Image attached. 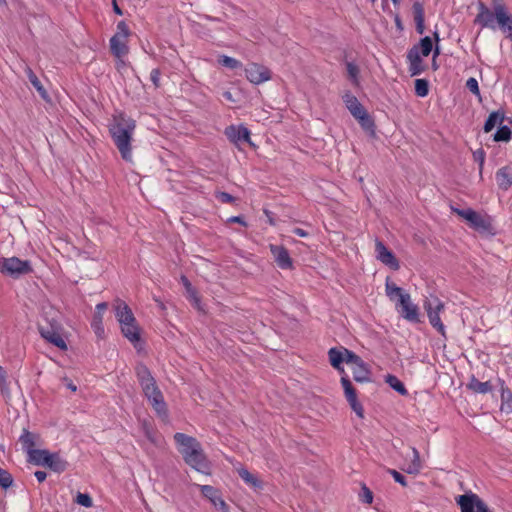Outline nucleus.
<instances>
[{
	"mask_svg": "<svg viewBox=\"0 0 512 512\" xmlns=\"http://www.w3.org/2000/svg\"><path fill=\"white\" fill-rule=\"evenodd\" d=\"M215 197L221 202V203H227V204H232L235 202V198L227 193V192H222V191H217L215 193Z\"/></svg>",
	"mask_w": 512,
	"mask_h": 512,
	"instance_id": "a18cd8bd",
	"label": "nucleus"
},
{
	"mask_svg": "<svg viewBox=\"0 0 512 512\" xmlns=\"http://www.w3.org/2000/svg\"><path fill=\"white\" fill-rule=\"evenodd\" d=\"M228 222H230V223H238V224H241L243 226H247L246 221L241 216H231L228 219Z\"/></svg>",
	"mask_w": 512,
	"mask_h": 512,
	"instance_id": "864d4df0",
	"label": "nucleus"
},
{
	"mask_svg": "<svg viewBox=\"0 0 512 512\" xmlns=\"http://www.w3.org/2000/svg\"><path fill=\"white\" fill-rule=\"evenodd\" d=\"M181 282L184 285L188 298H196V294H198L197 290L192 286L191 282L188 280L187 277L182 276Z\"/></svg>",
	"mask_w": 512,
	"mask_h": 512,
	"instance_id": "c03bdc74",
	"label": "nucleus"
},
{
	"mask_svg": "<svg viewBox=\"0 0 512 512\" xmlns=\"http://www.w3.org/2000/svg\"><path fill=\"white\" fill-rule=\"evenodd\" d=\"M423 308L427 314L430 325L446 338V328L440 316L445 309L444 302L436 296H431L424 300Z\"/></svg>",
	"mask_w": 512,
	"mask_h": 512,
	"instance_id": "1a4fd4ad",
	"label": "nucleus"
},
{
	"mask_svg": "<svg viewBox=\"0 0 512 512\" xmlns=\"http://www.w3.org/2000/svg\"><path fill=\"white\" fill-rule=\"evenodd\" d=\"M394 20H395V24H396L397 28L399 30H402L403 26H402V22H401L400 17L398 15H396Z\"/></svg>",
	"mask_w": 512,
	"mask_h": 512,
	"instance_id": "e2e57ef3",
	"label": "nucleus"
},
{
	"mask_svg": "<svg viewBox=\"0 0 512 512\" xmlns=\"http://www.w3.org/2000/svg\"><path fill=\"white\" fill-rule=\"evenodd\" d=\"M375 253L376 258L384 265L388 266L392 270H398L400 268L399 261L395 257L392 251H390L382 241L376 239L375 241Z\"/></svg>",
	"mask_w": 512,
	"mask_h": 512,
	"instance_id": "f3484780",
	"label": "nucleus"
},
{
	"mask_svg": "<svg viewBox=\"0 0 512 512\" xmlns=\"http://www.w3.org/2000/svg\"><path fill=\"white\" fill-rule=\"evenodd\" d=\"M48 458L49 459L47 460L45 467L57 473H61L66 470L68 463L59 455V453H50Z\"/></svg>",
	"mask_w": 512,
	"mask_h": 512,
	"instance_id": "bb28decb",
	"label": "nucleus"
},
{
	"mask_svg": "<svg viewBox=\"0 0 512 512\" xmlns=\"http://www.w3.org/2000/svg\"><path fill=\"white\" fill-rule=\"evenodd\" d=\"M34 475H35L36 479L38 480V482H44L46 480V477H47L46 472L40 471V470L36 471L34 473Z\"/></svg>",
	"mask_w": 512,
	"mask_h": 512,
	"instance_id": "4d7b16f0",
	"label": "nucleus"
},
{
	"mask_svg": "<svg viewBox=\"0 0 512 512\" xmlns=\"http://www.w3.org/2000/svg\"><path fill=\"white\" fill-rule=\"evenodd\" d=\"M38 440V435L31 433L27 429H23V432L19 438V442L22 446V449L26 451L27 455L31 454L32 451L37 450L35 448Z\"/></svg>",
	"mask_w": 512,
	"mask_h": 512,
	"instance_id": "393cba45",
	"label": "nucleus"
},
{
	"mask_svg": "<svg viewBox=\"0 0 512 512\" xmlns=\"http://www.w3.org/2000/svg\"><path fill=\"white\" fill-rule=\"evenodd\" d=\"M503 119V114L498 111L490 113L484 124V131L486 133L492 131L497 124H501L503 122Z\"/></svg>",
	"mask_w": 512,
	"mask_h": 512,
	"instance_id": "473e14b6",
	"label": "nucleus"
},
{
	"mask_svg": "<svg viewBox=\"0 0 512 512\" xmlns=\"http://www.w3.org/2000/svg\"><path fill=\"white\" fill-rule=\"evenodd\" d=\"M160 75H161V73H160L159 69H153L150 72V80L153 82L155 87H159V85H160Z\"/></svg>",
	"mask_w": 512,
	"mask_h": 512,
	"instance_id": "8fccbe9b",
	"label": "nucleus"
},
{
	"mask_svg": "<svg viewBox=\"0 0 512 512\" xmlns=\"http://www.w3.org/2000/svg\"><path fill=\"white\" fill-rule=\"evenodd\" d=\"M461 512H491L485 502L475 493L463 494L456 498Z\"/></svg>",
	"mask_w": 512,
	"mask_h": 512,
	"instance_id": "ddd939ff",
	"label": "nucleus"
},
{
	"mask_svg": "<svg viewBox=\"0 0 512 512\" xmlns=\"http://www.w3.org/2000/svg\"><path fill=\"white\" fill-rule=\"evenodd\" d=\"M496 27L512 41V15L502 0H495Z\"/></svg>",
	"mask_w": 512,
	"mask_h": 512,
	"instance_id": "f8f14e48",
	"label": "nucleus"
},
{
	"mask_svg": "<svg viewBox=\"0 0 512 512\" xmlns=\"http://www.w3.org/2000/svg\"><path fill=\"white\" fill-rule=\"evenodd\" d=\"M343 102L345 103L346 108L349 110L351 115L358 121L360 126L366 132L371 134L375 133V123L373 118L369 115L367 110L363 107V105L359 102L357 97L353 94L347 92L343 95Z\"/></svg>",
	"mask_w": 512,
	"mask_h": 512,
	"instance_id": "0eeeda50",
	"label": "nucleus"
},
{
	"mask_svg": "<svg viewBox=\"0 0 512 512\" xmlns=\"http://www.w3.org/2000/svg\"><path fill=\"white\" fill-rule=\"evenodd\" d=\"M466 87H467V89H468L471 93H473V94H475V95H479V94H480L478 81H477L475 78H473V77L469 78V79L466 81Z\"/></svg>",
	"mask_w": 512,
	"mask_h": 512,
	"instance_id": "de8ad7c7",
	"label": "nucleus"
},
{
	"mask_svg": "<svg viewBox=\"0 0 512 512\" xmlns=\"http://www.w3.org/2000/svg\"><path fill=\"white\" fill-rule=\"evenodd\" d=\"M121 332L123 336L134 345L140 341L141 330L137 320L133 323H129L127 326H123V328H121Z\"/></svg>",
	"mask_w": 512,
	"mask_h": 512,
	"instance_id": "a878e982",
	"label": "nucleus"
},
{
	"mask_svg": "<svg viewBox=\"0 0 512 512\" xmlns=\"http://www.w3.org/2000/svg\"><path fill=\"white\" fill-rule=\"evenodd\" d=\"M39 333L47 342L60 350H67V343L62 336V326L58 321L52 320L45 324H39Z\"/></svg>",
	"mask_w": 512,
	"mask_h": 512,
	"instance_id": "9b49d317",
	"label": "nucleus"
},
{
	"mask_svg": "<svg viewBox=\"0 0 512 512\" xmlns=\"http://www.w3.org/2000/svg\"><path fill=\"white\" fill-rule=\"evenodd\" d=\"M245 77L250 83L260 85L271 80L272 72L265 65L251 62L245 67Z\"/></svg>",
	"mask_w": 512,
	"mask_h": 512,
	"instance_id": "4468645a",
	"label": "nucleus"
},
{
	"mask_svg": "<svg viewBox=\"0 0 512 512\" xmlns=\"http://www.w3.org/2000/svg\"><path fill=\"white\" fill-rule=\"evenodd\" d=\"M145 434H146V437L153 443V444H157L158 443V440H157V437L155 435V433L150 430V429H146L145 431Z\"/></svg>",
	"mask_w": 512,
	"mask_h": 512,
	"instance_id": "5fc2aeb1",
	"label": "nucleus"
},
{
	"mask_svg": "<svg viewBox=\"0 0 512 512\" xmlns=\"http://www.w3.org/2000/svg\"><path fill=\"white\" fill-rule=\"evenodd\" d=\"M433 37H434V40H435V44H439L440 36H439V33L437 31H435L433 33Z\"/></svg>",
	"mask_w": 512,
	"mask_h": 512,
	"instance_id": "0e129e2a",
	"label": "nucleus"
},
{
	"mask_svg": "<svg viewBox=\"0 0 512 512\" xmlns=\"http://www.w3.org/2000/svg\"><path fill=\"white\" fill-rule=\"evenodd\" d=\"M32 272L30 261L21 260L18 257H0V273L18 278L21 275L29 274Z\"/></svg>",
	"mask_w": 512,
	"mask_h": 512,
	"instance_id": "9d476101",
	"label": "nucleus"
},
{
	"mask_svg": "<svg viewBox=\"0 0 512 512\" xmlns=\"http://www.w3.org/2000/svg\"><path fill=\"white\" fill-rule=\"evenodd\" d=\"M189 300L192 302V304L194 305V307L197 310L202 311L201 300H200L199 294H196V298H190Z\"/></svg>",
	"mask_w": 512,
	"mask_h": 512,
	"instance_id": "6e6d98bb",
	"label": "nucleus"
},
{
	"mask_svg": "<svg viewBox=\"0 0 512 512\" xmlns=\"http://www.w3.org/2000/svg\"><path fill=\"white\" fill-rule=\"evenodd\" d=\"M350 355H355V353L343 346L333 347L330 348L328 351V358L331 366L342 374L340 382L343 387L344 395L347 402L349 403L351 409L356 413V415L359 418H363L364 408L362 404L358 401L356 390L353 387L348 375L345 373V370L342 366L343 363L348 364Z\"/></svg>",
	"mask_w": 512,
	"mask_h": 512,
	"instance_id": "f257e3e1",
	"label": "nucleus"
},
{
	"mask_svg": "<svg viewBox=\"0 0 512 512\" xmlns=\"http://www.w3.org/2000/svg\"><path fill=\"white\" fill-rule=\"evenodd\" d=\"M422 466L415 465V463H409L405 469V472L408 474H418L421 470Z\"/></svg>",
	"mask_w": 512,
	"mask_h": 512,
	"instance_id": "3c124183",
	"label": "nucleus"
},
{
	"mask_svg": "<svg viewBox=\"0 0 512 512\" xmlns=\"http://www.w3.org/2000/svg\"><path fill=\"white\" fill-rule=\"evenodd\" d=\"M113 10L118 15H123L122 9L118 6L117 1H113Z\"/></svg>",
	"mask_w": 512,
	"mask_h": 512,
	"instance_id": "052dcab7",
	"label": "nucleus"
},
{
	"mask_svg": "<svg viewBox=\"0 0 512 512\" xmlns=\"http://www.w3.org/2000/svg\"><path fill=\"white\" fill-rule=\"evenodd\" d=\"M24 71H25V74H26L28 80L30 81L32 86L36 89V91L39 93L40 97L43 100H47L49 97L48 93H47L46 89L44 88V86L42 85L41 81L38 79L37 75L33 72V70L29 66H26Z\"/></svg>",
	"mask_w": 512,
	"mask_h": 512,
	"instance_id": "cd10ccee",
	"label": "nucleus"
},
{
	"mask_svg": "<svg viewBox=\"0 0 512 512\" xmlns=\"http://www.w3.org/2000/svg\"><path fill=\"white\" fill-rule=\"evenodd\" d=\"M224 96H225V98H226V99H228V100H231V99H232V95H231V93H230V92H225V93H224Z\"/></svg>",
	"mask_w": 512,
	"mask_h": 512,
	"instance_id": "338daca9",
	"label": "nucleus"
},
{
	"mask_svg": "<svg viewBox=\"0 0 512 512\" xmlns=\"http://www.w3.org/2000/svg\"><path fill=\"white\" fill-rule=\"evenodd\" d=\"M173 438L184 462L196 471L208 474L210 464L202 449L201 443L195 437L181 432L175 433Z\"/></svg>",
	"mask_w": 512,
	"mask_h": 512,
	"instance_id": "7ed1b4c3",
	"label": "nucleus"
},
{
	"mask_svg": "<svg viewBox=\"0 0 512 512\" xmlns=\"http://www.w3.org/2000/svg\"><path fill=\"white\" fill-rule=\"evenodd\" d=\"M467 388L474 393L486 394L492 391V385L490 381L481 382L475 376H472Z\"/></svg>",
	"mask_w": 512,
	"mask_h": 512,
	"instance_id": "c85d7f7f",
	"label": "nucleus"
},
{
	"mask_svg": "<svg viewBox=\"0 0 512 512\" xmlns=\"http://www.w3.org/2000/svg\"><path fill=\"white\" fill-rule=\"evenodd\" d=\"M68 388H69L71 391H73V392H75V391L77 390L76 385H74L73 383H70V384L68 385Z\"/></svg>",
	"mask_w": 512,
	"mask_h": 512,
	"instance_id": "69168bd1",
	"label": "nucleus"
},
{
	"mask_svg": "<svg viewBox=\"0 0 512 512\" xmlns=\"http://www.w3.org/2000/svg\"><path fill=\"white\" fill-rule=\"evenodd\" d=\"M124 61L121 62L120 60L117 59V63H116V67L119 69L120 67H122L124 65Z\"/></svg>",
	"mask_w": 512,
	"mask_h": 512,
	"instance_id": "774afa93",
	"label": "nucleus"
},
{
	"mask_svg": "<svg viewBox=\"0 0 512 512\" xmlns=\"http://www.w3.org/2000/svg\"><path fill=\"white\" fill-rule=\"evenodd\" d=\"M202 495L207 498L215 508L221 512H230L229 506L221 496L220 491L211 485H197Z\"/></svg>",
	"mask_w": 512,
	"mask_h": 512,
	"instance_id": "a211bd4d",
	"label": "nucleus"
},
{
	"mask_svg": "<svg viewBox=\"0 0 512 512\" xmlns=\"http://www.w3.org/2000/svg\"><path fill=\"white\" fill-rule=\"evenodd\" d=\"M385 382L395 391H397L400 395L406 396L408 394V390L402 381L398 379L397 376L388 374L385 378Z\"/></svg>",
	"mask_w": 512,
	"mask_h": 512,
	"instance_id": "2f4dec72",
	"label": "nucleus"
},
{
	"mask_svg": "<svg viewBox=\"0 0 512 512\" xmlns=\"http://www.w3.org/2000/svg\"><path fill=\"white\" fill-rule=\"evenodd\" d=\"M295 235L299 236V237H307L308 236V232L301 229V228H294L293 231H292Z\"/></svg>",
	"mask_w": 512,
	"mask_h": 512,
	"instance_id": "13d9d810",
	"label": "nucleus"
},
{
	"mask_svg": "<svg viewBox=\"0 0 512 512\" xmlns=\"http://www.w3.org/2000/svg\"><path fill=\"white\" fill-rule=\"evenodd\" d=\"M218 63L220 65L227 67L229 69H232V70L239 69V68L243 67V64L241 61H239L233 57L227 56V55H221L218 58Z\"/></svg>",
	"mask_w": 512,
	"mask_h": 512,
	"instance_id": "f704fd0d",
	"label": "nucleus"
},
{
	"mask_svg": "<svg viewBox=\"0 0 512 512\" xmlns=\"http://www.w3.org/2000/svg\"><path fill=\"white\" fill-rule=\"evenodd\" d=\"M486 153L483 148H479L473 152V160L478 163L479 166V175L482 179L483 177V168L485 163Z\"/></svg>",
	"mask_w": 512,
	"mask_h": 512,
	"instance_id": "4c0bfd02",
	"label": "nucleus"
},
{
	"mask_svg": "<svg viewBox=\"0 0 512 512\" xmlns=\"http://www.w3.org/2000/svg\"><path fill=\"white\" fill-rule=\"evenodd\" d=\"M348 364L351 365L353 378L356 382L365 383L370 381V370L357 354L350 355Z\"/></svg>",
	"mask_w": 512,
	"mask_h": 512,
	"instance_id": "dca6fc26",
	"label": "nucleus"
},
{
	"mask_svg": "<svg viewBox=\"0 0 512 512\" xmlns=\"http://www.w3.org/2000/svg\"><path fill=\"white\" fill-rule=\"evenodd\" d=\"M452 213L465 220L469 227L482 234L494 235L493 219L486 213H480L472 208L460 209L451 206Z\"/></svg>",
	"mask_w": 512,
	"mask_h": 512,
	"instance_id": "39448f33",
	"label": "nucleus"
},
{
	"mask_svg": "<svg viewBox=\"0 0 512 512\" xmlns=\"http://www.w3.org/2000/svg\"><path fill=\"white\" fill-rule=\"evenodd\" d=\"M398 302L401 307V315L404 319L413 323L420 322L419 308L416 304L412 303L409 294L401 295V299H399Z\"/></svg>",
	"mask_w": 512,
	"mask_h": 512,
	"instance_id": "aec40b11",
	"label": "nucleus"
},
{
	"mask_svg": "<svg viewBox=\"0 0 512 512\" xmlns=\"http://www.w3.org/2000/svg\"><path fill=\"white\" fill-rule=\"evenodd\" d=\"M346 71H347V75H348V78L350 79V81L354 85L358 86L359 85V73H360L359 67L353 62H347L346 63Z\"/></svg>",
	"mask_w": 512,
	"mask_h": 512,
	"instance_id": "c9c22d12",
	"label": "nucleus"
},
{
	"mask_svg": "<svg viewBox=\"0 0 512 512\" xmlns=\"http://www.w3.org/2000/svg\"><path fill=\"white\" fill-rule=\"evenodd\" d=\"M0 391L1 393L8 391L7 374L2 366H0Z\"/></svg>",
	"mask_w": 512,
	"mask_h": 512,
	"instance_id": "09e8293b",
	"label": "nucleus"
},
{
	"mask_svg": "<svg viewBox=\"0 0 512 512\" xmlns=\"http://www.w3.org/2000/svg\"><path fill=\"white\" fill-rule=\"evenodd\" d=\"M359 498L363 503L366 504H371L373 502V493L365 484H363L361 487Z\"/></svg>",
	"mask_w": 512,
	"mask_h": 512,
	"instance_id": "79ce46f5",
	"label": "nucleus"
},
{
	"mask_svg": "<svg viewBox=\"0 0 512 512\" xmlns=\"http://www.w3.org/2000/svg\"><path fill=\"white\" fill-rule=\"evenodd\" d=\"M388 473L393 477V479L399 483L401 486L406 487L407 481L406 478L395 469H388Z\"/></svg>",
	"mask_w": 512,
	"mask_h": 512,
	"instance_id": "49530a36",
	"label": "nucleus"
},
{
	"mask_svg": "<svg viewBox=\"0 0 512 512\" xmlns=\"http://www.w3.org/2000/svg\"><path fill=\"white\" fill-rule=\"evenodd\" d=\"M113 308L115 312V317L119 322L120 328H123V326H127L129 323L135 322L136 318L131 308L127 305L125 301L121 299H116L113 303Z\"/></svg>",
	"mask_w": 512,
	"mask_h": 512,
	"instance_id": "6ab92c4d",
	"label": "nucleus"
},
{
	"mask_svg": "<svg viewBox=\"0 0 512 512\" xmlns=\"http://www.w3.org/2000/svg\"><path fill=\"white\" fill-rule=\"evenodd\" d=\"M75 502L81 506H84L86 508L92 507L93 501L89 494L86 493H78L76 495Z\"/></svg>",
	"mask_w": 512,
	"mask_h": 512,
	"instance_id": "37998d69",
	"label": "nucleus"
},
{
	"mask_svg": "<svg viewBox=\"0 0 512 512\" xmlns=\"http://www.w3.org/2000/svg\"><path fill=\"white\" fill-rule=\"evenodd\" d=\"M433 58L435 59L436 57H438L440 55V48H439V45L438 44H435V47H433Z\"/></svg>",
	"mask_w": 512,
	"mask_h": 512,
	"instance_id": "680f3d73",
	"label": "nucleus"
},
{
	"mask_svg": "<svg viewBox=\"0 0 512 512\" xmlns=\"http://www.w3.org/2000/svg\"><path fill=\"white\" fill-rule=\"evenodd\" d=\"M107 308L108 304L106 302L98 303L95 307V312L91 321V328L98 339H103L105 336L103 318Z\"/></svg>",
	"mask_w": 512,
	"mask_h": 512,
	"instance_id": "412c9836",
	"label": "nucleus"
},
{
	"mask_svg": "<svg viewBox=\"0 0 512 512\" xmlns=\"http://www.w3.org/2000/svg\"><path fill=\"white\" fill-rule=\"evenodd\" d=\"M495 178L498 187L503 191H507L512 186V167H501L496 172Z\"/></svg>",
	"mask_w": 512,
	"mask_h": 512,
	"instance_id": "b1692460",
	"label": "nucleus"
},
{
	"mask_svg": "<svg viewBox=\"0 0 512 512\" xmlns=\"http://www.w3.org/2000/svg\"><path fill=\"white\" fill-rule=\"evenodd\" d=\"M136 375L142 387L143 393L152 405L156 413L166 419L168 417L167 405L154 377L147 366L139 364L136 367Z\"/></svg>",
	"mask_w": 512,
	"mask_h": 512,
	"instance_id": "20e7f679",
	"label": "nucleus"
},
{
	"mask_svg": "<svg viewBox=\"0 0 512 512\" xmlns=\"http://www.w3.org/2000/svg\"><path fill=\"white\" fill-rule=\"evenodd\" d=\"M429 93V83L425 79L415 80V94L419 97H426Z\"/></svg>",
	"mask_w": 512,
	"mask_h": 512,
	"instance_id": "e433bc0d",
	"label": "nucleus"
},
{
	"mask_svg": "<svg viewBox=\"0 0 512 512\" xmlns=\"http://www.w3.org/2000/svg\"><path fill=\"white\" fill-rule=\"evenodd\" d=\"M50 452L45 449H37L35 451H32L31 454L28 455L29 461L34 463L35 465L44 466L47 463V460L49 459Z\"/></svg>",
	"mask_w": 512,
	"mask_h": 512,
	"instance_id": "7c9ffc66",
	"label": "nucleus"
},
{
	"mask_svg": "<svg viewBox=\"0 0 512 512\" xmlns=\"http://www.w3.org/2000/svg\"><path fill=\"white\" fill-rule=\"evenodd\" d=\"M386 295L389 297L390 300H394L396 297H398V300L401 299V295H408V293H405L402 288L398 287L396 284L392 283L387 279L386 285H385Z\"/></svg>",
	"mask_w": 512,
	"mask_h": 512,
	"instance_id": "72a5a7b5",
	"label": "nucleus"
},
{
	"mask_svg": "<svg viewBox=\"0 0 512 512\" xmlns=\"http://www.w3.org/2000/svg\"><path fill=\"white\" fill-rule=\"evenodd\" d=\"M412 454H413V458L411 460V463H415V465L422 466L420 454L416 448H412Z\"/></svg>",
	"mask_w": 512,
	"mask_h": 512,
	"instance_id": "603ef678",
	"label": "nucleus"
},
{
	"mask_svg": "<svg viewBox=\"0 0 512 512\" xmlns=\"http://www.w3.org/2000/svg\"><path fill=\"white\" fill-rule=\"evenodd\" d=\"M270 251L278 267L281 269L292 268V259L284 246L270 245Z\"/></svg>",
	"mask_w": 512,
	"mask_h": 512,
	"instance_id": "5701e85b",
	"label": "nucleus"
},
{
	"mask_svg": "<svg viewBox=\"0 0 512 512\" xmlns=\"http://www.w3.org/2000/svg\"><path fill=\"white\" fill-rule=\"evenodd\" d=\"M478 13L474 19V23L482 28L496 29V9L495 0H492V9L487 7L483 2L477 5Z\"/></svg>",
	"mask_w": 512,
	"mask_h": 512,
	"instance_id": "2eb2a0df",
	"label": "nucleus"
},
{
	"mask_svg": "<svg viewBox=\"0 0 512 512\" xmlns=\"http://www.w3.org/2000/svg\"><path fill=\"white\" fill-rule=\"evenodd\" d=\"M13 483V478L11 474L0 468V486L4 489L9 488Z\"/></svg>",
	"mask_w": 512,
	"mask_h": 512,
	"instance_id": "ea45409f",
	"label": "nucleus"
},
{
	"mask_svg": "<svg viewBox=\"0 0 512 512\" xmlns=\"http://www.w3.org/2000/svg\"><path fill=\"white\" fill-rule=\"evenodd\" d=\"M415 24H416V31L419 34H423L424 30H425L424 21H416Z\"/></svg>",
	"mask_w": 512,
	"mask_h": 512,
	"instance_id": "bf43d9fd",
	"label": "nucleus"
},
{
	"mask_svg": "<svg viewBox=\"0 0 512 512\" xmlns=\"http://www.w3.org/2000/svg\"><path fill=\"white\" fill-rule=\"evenodd\" d=\"M238 475L240 478L249 486L253 488L261 487V481L258 477L252 473H250L247 469L240 467L237 469Z\"/></svg>",
	"mask_w": 512,
	"mask_h": 512,
	"instance_id": "c756f323",
	"label": "nucleus"
},
{
	"mask_svg": "<svg viewBox=\"0 0 512 512\" xmlns=\"http://www.w3.org/2000/svg\"><path fill=\"white\" fill-rule=\"evenodd\" d=\"M224 134L229 141L236 145L240 142L251 143L250 131L244 126L230 125L225 128Z\"/></svg>",
	"mask_w": 512,
	"mask_h": 512,
	"instance_id": "4be33fe9",
	"label": "nucleus"
},
{
	"mask_svg": "<svg viewBox=\"0 0 512 512\" xmlns=\"http://www.w3.org/2000/svg\"><path fill=\"white\" fill-rule=\"evenodd\" d=\"M433 50V41L429 36L422 38L418 45H414L407 52L408 70L411 76H417L425 71V65L421 58L427 57Z\"/></svg>",
	"mask_w": 512,
	"mask_h": 512,
	"instance_id": "423d86ee",
	"label": "nucleus"
},
{
	"mask_svg": "<svg viewBox=\"0 0 512 512\" xmlns=\"http://www.w3.org/2000/svg\"><path fill=\"white\" fill-rule=\"evenodd\" d=\"M131 30L125 21H119L116 26V33L110 39V51L112 55L123 62V58L129 53V37Z\"/></svg>",
	"mask_w": 512,
	"mask_h": 512,
	"instance_id": "6e6552de",
	"label": "nucleus"
},
{
	"mask_svg": "<svg viewBox=\"0 0 512 512\" xmlns=\"http://www.w3.org/2000/svg\"><path fill=\"white\" fill-rule=\"evenodd\" d=\"M135 129V120L123 113L115 115L109 126V133L122 159L129 163L133 162L132 140Z\"/></svg>",
	"mask_w": 512,
	"mask_h": 512,
	"instance_id": "f03ea898",
	"label": "nucleus"
},
{
	"mask_svg": "<svg viewBox=\"0 0 512 512\" xmlns=\"http://www.w3.org/2000/svg\"><path fill=\"white\" fill-rule=\"evenodd\" d=\"M511 138V130L508 126H501L496 131L494 135V140L497 142L500 141H509Z\"/></svg>",
	"mask_w": 512,
	"mask_h": 512,
	"instance_id": "58836bf2",
	"label": "nucleus"
},
{
	"mask_svg": "<svg viewBox=\"0 0 512 512\" xmlns=\"http://www.w3.org/2000/svg\"><path fill=\"white\" fill-rule=\"evenodd\" d=\"M414 21H425L424 7L420 2H415L412 6Z\"/></svg>",
	"mask_w": 512,
	"mask_h": 512,
	"instance_id": "a19ab883",
	"label": "nucleus"
}]
</instances>
